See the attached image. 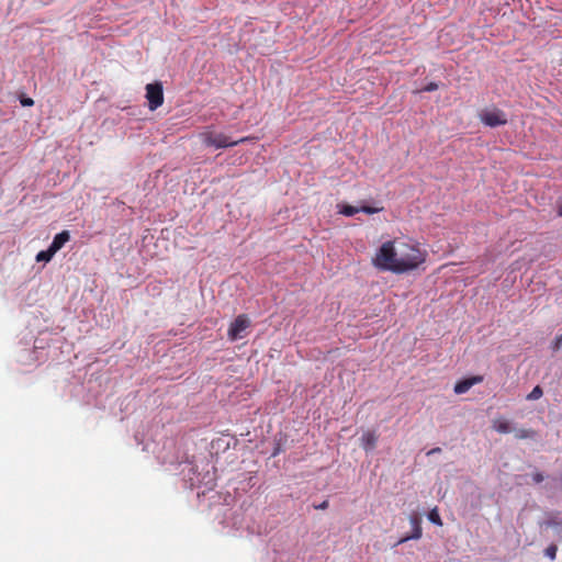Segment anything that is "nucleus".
<instances>
[{
	"instance_id": "nucleus-1",
	"label": "nucleus",
	"mask_w": 562,
	"mask_h": 562,
	"mask_svg": "<svg viewBox=\"0 0 562 562\" xmlns=\"http://www.w3.org/2000/svg\"><path fill=\"white\" fill-rule=\"evenodd\" d=\"M426 258L427 252L418 243L395 238L380 246L372 258V265L381 271L402 274L416 270Z\"/></svg>"
},
{
	"instance_id": "nucleus-2",
	"label": "nucleus",
	"mask_w": 562,
	"mask_h": 562,
	"mask_svg": "<svg viewBox=\"0 0 562 562\" xmlns=\"http://www.w3.org/2000/svg\"><path fill=\"white\" fill-rule=\"evenodd\" d=\"M200 138L205 146L215 147V148H226L236 146L238 144L248 142L250 137H243L237 140H232L229 136L223 133H215L214 131L206 130L200 133Z\"/></svg>"
},
{
	"instance_id": "nucleus-3",
	"label": "nucleus",
	"mask_w": 562,
	"mask_h": 562,
	"mask_svg": "<svg viewBox=\"0 0 562 562\" xmlns=\"http://www.w3.org/2000/svg\"><path fill=\"white\" fill-rule=\"evenodd\" d=\"M479 117L484 125L490 127L502 126L508 122L506 113L497 108L483 110Z\"/></svg>"
},
{
	"instance_id": "nucleus-4",
	"label": "nucleus",
	"mask_w": 562,
	"mask_h": 562,
	"mask_svg": "<svg viewBox=\"0 0 562 562\" xmlns=\"http://www.w3.org/2000/svg\"><path fill=\"white\" fill-rule=\"evenodd\" d=\"M146 99L148 100V106L151 111H155L164 103V90L161 82H154L146 85Z\"/></svg>"
},
{
	"instance_id": "nucleus-5",
	"label": "nucleus",
	"mask_w": 562,
	"mask_h": 562,
	"mask_svg": "<svg viewBox=\"0 0 562 562\" xmlns=\"http://www.w3.org/2000/svg\"><path fill=\"white\" fill-rule=\"evenodd\" d=\"M250 326V319L247 315L240 314L235 321L231 324L228 328V338L232 341L241 339L244 337V331Z\"/></svg>"
},
{
	"instance_id": "nucleus-6",
	"label": "nucleus",
	"mask_w": 562,
	"mask_h": 562,
	"mask_svg": "<svg viewBox=\"0 0 562 562\" xmlns=\"http://www.w3.org/2000/svg\"><path fill=\"white\" fill-rule=\"evenodd\" d=\"M409 522L412 526V533L401 538L397 542L398 544L404 543L412 539L417 540L422 537L423 530H422V526H420V522H422L420 517L418 515L414 514L409 517Z\"/></svg>"
},
{
	"instance_id": "nucleus-7",
	"label": "nucleus",
	"mask_w": 562,
	"mask_h": 562,
	"mask_svg": "<svg viewBox=\"0 0 562 562\" xmlns=\"http://www.w3.org/2000/svg\"><path fill=\"white\" fill-rule=\"evenodd\" d=\"M482 381L483 376L481 375H474L468 379H463L456 383L453 391L456 394H463L468 392L473 385L481 383Z\"/></svg>"
},
{
	"instance_id": "nucleus-8",
	"label": "nucleus",
	"mask_w": 562,
	"mask_h": 562,
	"mask_svg": "<svg viewBox=\"0 0 562 562\" xmlns=\"http://www.w3.org/2000/svg\"><path fill=\"white\" fill-rule=\"evenodd\" d=\"M361 446L368 452L372 450L378 442V435L374 430H367L361 436Z\"/></svg>"
},
{
	"instance_id": "nucleus-9",
	"label": "nucleus",
	"mask_w": 562,
	"mask_h": 562,
	"mask_svg": "<svg viewBox=\"0 0 562 562\" xmlns=\"http://www.w3.org/2000/svg\"><path fill=\"white\" fill-rule=\"evenodd\" d=\"M69 239H70V234H69V232H68V231H63V232L58 233V234L54 237V239H53V241H52V244H50L49 248H50L54 252H57L59 249H61V248L64 247V245H65L67 241H69Z\"/></svg>"
},
{
	"instance_id": "nucleus-10",
	"label": "nucleus",
	"mask_w": 562,
	"mask_h": 562,
	"mask_svg": "<svg viewBox=\"0 0 562 562\" xmlns=\"http://www.w3.org/2000/svg\"><path fill=\"white\" fill-rule=\"evenodd\" d=\"M493 429L499 434H508L512 431L510 423L503 417L493 420Z\"/></svg>"
},
{
	"instance_id": "nucleus-11",
	"label": "nucleus",
	"mask_w": 562,
	"mask_h": 562,
	"mask_svg": "<svg viewBox=\"0 0 562 562\" xmlns=\"http://www.w3.org/2000/svg\"><path fill=\"white\" fill-rule=\"evenodd\" d=\"M56 252H54L49 247L48 249L46 250H42L40 251L37 255H36V261L41 262V261H44V262H48L53 256L55 255Z\"/></svg>"
},
{
	"instance_id": "nucleus-12",
	"label": "nucleus",
	"mask_w": 562,
	"mask_h": 562,
	"mask_svg": "<svg viewBox=\"0 0 562 562\" xmlns=\"http://www.w3.org/2000/svg\"><path fill=\"white\" fill-rule=\"evenodd\" d=\"M360 212V207H356V206H352V205H344L340 210V213L344 214L345 216H353L355 214L359 213Z\"/></svg>"
},
{
	"instance_id": "nucleus-13",
	"label": "nucleus",
	"mask_w": 562,
	"mask_h": 562,
	"mask_svg": "<svg viewBox=\"0 0 562 562\" xmlns=\"http://www.w3.org/2000/svg\"><path fill=\"white\" fill-rule=\"evenodd\" d=\"M543 395V390L541 386L537 385L532 389V391L527 395L528 401L539 400Z\"/></svg>"
},
{
	"instance_id": "nucleus-14",
	"label": "nucleus",
	"mask_w": 562,
	"mask_h": 562,
	"mask_svg": "<svg viewBox=\"0 0 562 562\" xmlns=\"http://www.w3.org/2000/svg\"><path fill=\"white\" fill-rule=\"evenodd\" d=\"M428 519L435 524V525H438V526H441L442 525V520L440 518V515L438 513V509L437 508H434L429 512L428 514Z\"/></svg>"
},
{
	"instance_id": "nucleus-15",
	"label": "nucleus",
	"mask_w": 562,
	"mask_h": 562,
	"mask_svg": "<svg viewBox=\"0 0 562 562\" xmlns=\"http://www.w3.org/2000/svg\"><path fill=\"white\" fill-rule=\"evenodd\" d=\"M381 211H383L382 206H380V207L367 206V205L360 206V212H363L367 214H374V213H379Z\"/></svg>"
},
{
	"instance_id": "nucleus-16",
	"label": "nucleus",
	"mask_w": 562,
	"mask_h": 562,
	"mask_svg": "<svg viewBox=\"0 0 562 562\" xmlns=\"http://www.w3.org/2000/svg\"><path fill=\"white\" fill-rule=\"evenodd\" d=\"M557 552H558V547L555 544H550L547 549H546V555L551 559V560H554L555 557H557Z\"/></svg>"
},
{
	"instance_id": "nucleus-17",
	"label": "nucleus",
	"mask_w": 562,
	"mask_h": 562,
	"mask_svg": "<svg viewBox=\"0 0 562 562\" xmlns=\"http://www.w3.org/2000/svg\"><path fill=\"white\" fill-rule=\"evenodd\" d=\"M20 103L23 106H32L34 104V100L30 97H21Z\"/></svg>"
},
{
	"instance_id": "nucleus-18",
	"label": "nucleus",
	"mask_w": 562,
	"mask_h": 562,
	"mask_svg": "<svg viewBox=\"0 0 562 562\" xmlns=\"http://www.w3.org/2000/svg\"><path fill=\"white\" fill-rule=\"evenodd\" d=\"M438 89V83L429 82L427 86L423 88V91L431 92Z\"/></svg>"
},
{
	"instance_id": "nucleus-19",
	"label": "nucleus",
	"mask_w": 562,
	"mask_h": 562,
	"mask_svg": "<svg viewBox=\"0 0 562 562\" xmlns=\"http://www.w3.org/2000/svg\"><path fill=\"white\" fill-rule=\"evenodd\" d=\"M532 480L535 483H541L543 481V475L539 472L532 474Z\"/></svg>"
},
{
	"instance_id": "nucleus-20",
	"label": "nucleus",
	"mask_w": 562,
	"mask_h": 562,
	"mask_svg": "<svg viewBox=\"0 0 562 562\" xmlns=\"http://www.w3.org/2000/svg\"><path fill=\"white\" fill-rule=\"evenodd\" d=\"M328 505H329V504H328V501H324V502H322L319 505H315L314 507H315L316 509H326V508L328 507Z\"/></svg>"
},
{
	"instance_id": "nucleus-21",
	"label": "nucleus",
	"mask_w": 562,
	"mask_h": 562,
	"mask_svg": "<svg viewBox=\"0 0 562 562\" xmlns=\"http://www.w3.org/2000/svg\"><path fill=\"white\" fill-rule=\"evenodd\" d=\"M557 214H558L559 216H562V199H560V200L558 201V204H557Z\"/></svg>"
},
{
	"instance_id": "nucleus-22",
	"label": "nucleus",
	"mask_w": 562,
	"mask_h": 562,
	"mask_svg": "<svg viewBox=\"0 0 562 562\" xmlns=\"http://www.w3.org/2000/svg\"><path fill=\"white\" fill-rule=\"evenodd\" d=\"M562 344V335L557 338V347Z\"/></svg>"
},
{
	"instance_id": "nucleus-23",
	"label": "nucleus",
	"mask_w": 562,
	"mask_h": 562,
	"mask_svg": "<svg viewBox=\"0 0 562 562\" xmlns=\"http://www.w3.org/2000/svg\"><path fill=\"white\" fill-rule=\"evenodd\" d=\"M438 451H440V449H439V448H437V449H432V450H430V451L428 452V454H431V453H435V452H438Z\"/></svg>"
}]
</instances>
